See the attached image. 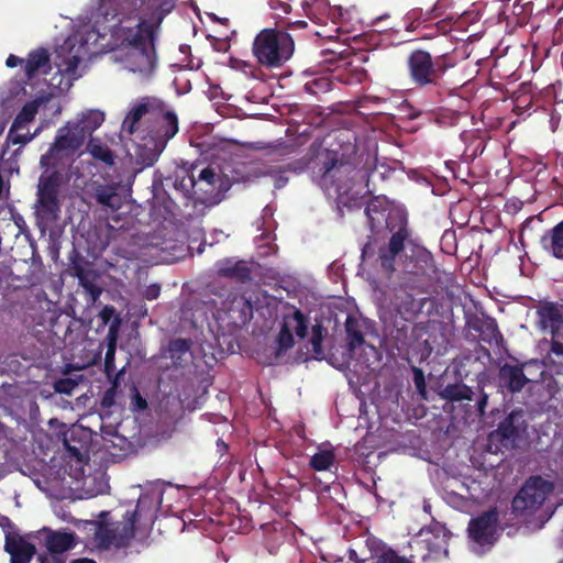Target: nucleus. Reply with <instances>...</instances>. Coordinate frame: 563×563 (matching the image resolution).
Returning <instances> with one entry per match:
<instances>
[{
  "mask_svg": "<svg viewBox=\"0 0 563 563\" xmlns=\"http://www.w3.org/2000/svg\"><path fill=\"white\" fill-rule=\"evenodd\" d=\"M554 483L540 475H532L526 479L511 501V509L516 516H531L537 512L553 493Z\"/></svg>",
  "mask_w": 563,
  "mask_h": 563,
  "instance_id": "8",
  "label": "nucleus"
},
{
  "mask_svg": "<svg viewBox=\"0 0 563 563\" xmlns=\"http://www.w3.org/2000/svg\"><path fill=\"white\" fill-rule=\"evenodd\" d=\"M104 120V115L101 111L90 110L84 113L79 120L71 122V125L77 129L78 132L84 134L86 140L89 135L96 131Z\"/></svg>",
  "mask_w": 563,
  "mask_h": 563,
  "instance_id": "28",
  "label": "nucleus"
},
{
  "mask_svg": "<svg viewBox=\"0 0 563 563\" xmlns=\"http://www.w3.org/2000/svg\"><path fill=\"white\" fill-rule=\"evenodd\" d=\"M329 81L325 78H318L305 84V90L309 93L317 95L320 91H325L329 87Z\"/></svg>",
  "mask_w": 563,
  "mask_h": 563,
  "instance_id": "50",
  "label": "nucleus"
},
{
  "mask_svg": "<svg viewBox=\"0 0 563 563\" xmlns=\"http://www.w3.org/2000/svg\"><path fill=\"white\" fill-rule=\"evenodd\" d=\"M95 279L96 274L93 273L92 276H88L82 280H79V285L84 288L92 302L97 301L102 292L101 288L95 284Z\"/></svg>",
  "mask_w": 563,
  "mask_h": 563,
  "instance_id": "43",
  "label": "nucleus"
},
{
  "mask_svg": "<svg viewBox=\"0 0 563 563\" xmlns=\"http://www.w3.org/2000/svg\"><path fill=\"white\" fill-rule=\"evenodd\" d=\"M540 244L551 256L563 261V220L541 236Z\"/></svg>",
  "mask_w": 563,
  "mask_h": 563,
  "instance_id": "24",
  "label": "nucleus"
},
{
  "mask_svg": "<svg viewBox=\"0 0 563 563\" xmlns=\"http://www.w3.org/2000/svg\"><path fill=\"white\" fill-rule=\"evenodd\" d=\"M539 322L542 329H550L552 336H559L563 328V314L558 305L545 302L537 309Z\"/></svg>",
  "mask_w": 563,
  "mask_h": 563,
  "instance_id": "22",
  "label": "nucleus"
},
{
  "mask_svg": "<svg viewBox=\"0 0 563 563\" xmlns=\"http://www.w3.org/2000/svg\"><path fill=\"white\" fill-rule=\"evenodd\" d=\"M498 523L499 514L496 508H490L471 519L467 528L468 536L481 545L493 544Z\"/></svg>",
  "mask_w": 563,
  "mask_h": 563,
  "instance_id": "14",
  "label": "nucleus"
},
{
  "mask_svg": "<svg viewBox=\"0 0 563 563\" xmlns=\"http://www.w3.org/2000/svg\"><path fill=\"white\" fill-rule=\"evenodd\" d=\"M49 66V55L45 48L32 51L24 62V73L27 79H32L42 68Z\"/></svg>",
  "mask_w": 563,
  "mask_h": 563,
  "instance_id": "29",
  "label": "nucleus"
},
{
  "mask_svg": "<svg viewBox=\"0 0 563 563\" xmlns=\"http://www.w3.org/2000/svg\"><path fill=\"white\" fill-rule=\"evenodd\" d=\"M345 333L350 351H354L365 342L360 320L351 314L345 320Z\"/></svg>",
  "mask_w": 563,
  "mask_h": 563,
  "instance_id": "30",
  "label": "nucleus"
},
{
  "mask_svg": "<svg viewBox=\"0 0 563 563\" xmlns=\"http://www.w3.org/2000/svg\"><path fill=\"white\" fill-rule=\"evenodd\" d=\"M169 2L168 14L175 9L177 0H98L97 15L104 20H112L117 15L137 16L146 7L158 8Z\"/></svg>",
  "mask_w": 563,
  "mask_h": 563,
  "instance_id": "11",
  "label": "nucleus"
},
{
  "mask_svg": "<svg viewBox=\"0 0 563 563\" xmlns=\"http://www.w3.org/2000/svg\"><path fill=\"white\" fill-rule=\"evenodd\" d=\"M77 157L54 142L41 156L40 165L45 170L38 178L35 201V217L40 223L47 225L59 218L63 172L69 168Z\"/></svg>",
  "mask_w": 563,
  "mask_h": 563,
  "instance_id": "3",
  "label": "nucleus"
},
{
  "mask_svg": "<svg viewBox=\"0 0 563 563\" xmlns=\"http://www.w3.org/2000/svg\"><path fill=\"white\" fill-rule=\"evenodd\" d=\"M197 186V180L194 175H189L186 172H183V175H176L174 180V187L181 191L184 196H189L191 191H194Z\"/></svg>",
  "mask_w": 563,
  "mask_h": 563,
  "instance_id": "38",
  "label": "nucleus"
},
{
  "mask_svg": "<svg viewBox=\"0 0 563 563\" xmlns=\"http://www.w3.org/2000/svg\"><path fill=\"white\" fill-rule=\"evenodd\" d=\"M123 374H124V368L117 372V374L113 376L112 379H108L111 383V386L104 391V394L102 396V399H101L102 407L110 408L114 405L117 390L120 385L119 380Z\"/></svg>",
  "mask_w": 563,
  "mask_h": 563,
  "instance_id": "37",
  "label": "nucleus"
},
{
  "mask_svg": "<svg viewBox=\"0 0 563 563\" xmlns=\"http://www.w3.org/2000/svg\"><path fill=\"white\" fill-rule=\"evenodd\" d=\"M4 550L10 554V563H30L36 548L21 536H7Z\"/></svg>",
  "mask_w": 563,
  "mask_h": 563,
  "instance_id": "18",
  "label": "nucleus"
},
{
  "mask_svg": "<svg viewBox=\"0 0 563 563\" xmlns=\"http://www.w3.org/2000/svg\"><path fill=\"white\" fill-rule=\"evenodd\" d=\"M71 563H96V562L90 559H78V560L73 561Z\"/></svg>",
  "mask_w": 563,
  "mask_h": 563,
  "instance_id": "61",
  "label": "nucleus"
},
{
  "mask_svg": "<svg viewBox=\"0 0 563 563\" xmlns=\"http://www.w3.org/2000/svg\"><path fill=\"white\" fill-rule=\"evenodd\" d=\"M69 261L70 274L71 276L77 277L78 282L82 280L88 276H92L93 271L86 268V266H88V263L77 251H73V253L69 256Z\"/></svg>",
  "mask_w": 563,
  "mask_h": 563,
  "instance_id": "32",
  "label": "nucleus"
},
{
  "mask_svg": "<svg viewBox=\"0 0 563 563\" xmlns=\"http://www.w3.org/2000/svg\"><path fill=\"white\" fill-rule=\"evenodd\" d=\"M84 134L78 132L71 125V122H67L64 126L59 128L56 132L54 143L66 148L71 154L79 156L80 150L85 143Z\"/></svg>",
  "mask_w": 563,
  "mask_h": 563,
  "instance_id": "23",
  "label": "nucleus"
},
{
  "mask_svg": "<svg viewBox=\"0 0 563 563\" xmlns=\"http://www.w3.org/2000/svg\"><path fill=\"white\" fill-rule=\"evenodd\" d=\"M290 318L296 322L294 328L296 335L299 339H305L308 332L307 316L300 309H295Z\"/></svg>",
  "mask_w": 563,
  "mask_h": 563,
  "instance_id": "41",
  "label": "nucleus"
},
{
  "mask_svg": "<svg viewBox=\"0 0 563 563\" xmlns=\"http://www.w3.org/2000/svg\"><path fill=\"white\" fill-rule=\"evenodd\" d=\"M559 336H552L551 341V353H553L556 356H563V343L559 341Z\"/></svg>",
  "mask_w": 563,
  "mask_h": 563,
  "instance_id": "57",
  "label": "nucleus"
},
{
  "mask_svg": "<svg viewBox=\"0 0 563 563\" xmlns=\"http://www.w3.org/2000/svg\"><path fill=\"white\" fill-rule=\"evenodd\" d=\"M24 60L13 54H10L5 60V65L9 67V68H13V67H16L18 65L20 64H23Z\"/></svg>",
  "mask_w": 563,
  "mask_h": 563,
  "instance_id": "58",
  "label": "nucleus"
},
{
  "mask_svg": "<svg viewBox=\"0 0 563 563\" xmlns=\"http://www.w3.org/2000/svg\"><path fill=\"white\" fill-rule=\"evenodd\" d=\"M38 100L26 102L22 107L9 129L7 135V141L9 143L13 145H25L40 133V129H37L34 133H31L27 129V124L34 121L35 115L38 112Z\"/></svg>",
  "mask_w": 563,
  "mask_h": 563,
  "instance_id": "13",
  "label": "nucleus"
},
{
  "mask_svg": "<svg viewBox=\"0 0 563 563\" xmlns=\"http://www.w3.org/2000/svg\"><path fill=\"white\" fill-rule=\"evenodd\" d=\"M91 154L96 158H99L100 161L104 162L106 164H112L113 163V153L108 147L95 146L91 150Z\"/></svg>",
  "mask_w": 563,
  "mask_h": 563,
  "instance_id": "53",
  "label": "nucleus"
},
{
  "mask_svg": "<svg viewBox=\"0 0 563 563\" xmlns=\"http://www.w3.org/2000/svg\"><path fill=\"white\" fill-rule=\"evenodd\" d=\"M421 14H422V11L419 9H413L409 12L410 18H412L415 20L419 19Z\"/></svg>",
  "mask_w": 563,
  "mask_h": 563,
  "instance_id": "59",
  "label": "nucleus"
},
{
  "mask_svg": "<svg viewBox=\"0 0 563 563\" xmlns=\"http://www.w3.org/2000/svg\"><path fill=\"white\" fill-rule=\"evenodd\" d=\"M136 511H126L124 521L103 522L98 521L93 540L98 549L109 550L124 549L131 544L135 537Z\"/></svg>",
  "mask_w": 563,
  "mask_h": 563,
  "instance_id": "9",
  "label": "nucleus"
},
{
  "mask_svg": "<svg viewBox=\"0 0 563 563\" xmlns=\"http://www.w3.org/2000/svg\"><path fill=\"white\" fill-rule=\"evenodd\" d=\"M376 174L375 158H372L369 154H367L365 165L362 168H356L340 158L336 151L324 150L317 156L312 178L328 197L333 198L346 194L356 180L366 181L369 191V179L371 177L374 179Z\"/></svg>",
  "mask_w": 563,
  "mask_h": 563,
  "instance_id": "4",
  "label": "nucleus"
},
{
  "mask_svg": "<svg viewBox=\"0 0 563 563\" xmlns=\"http://www.w3.org/2000/svg\"><path fill=\"white\" fill-rule=\"evenodd\" d=\"M267 174L274 179V186L277 189L285 187L288 183V177L285 176L286 172L280 165L269 168Z\"/></svg>",
  "mask_w": 563,
  "mask_h": 563,
  "instance_id": "47",
  "label": "nucleus"
},
{
  "mask_svg": "<svg viewBox=\"0 0 563 563\" xmlns=\"http://www.w3.org/2000/svg\"><path fill=\"white\" fill-rule=\"evenodd\" d=\"M424 299H416L410 292H408L404 288H399L395 290L394 298L391 300V305L396 312V318L412 321L416 316L422 310L424 305Z\"/></svg>",
  "mask_w": 563,
  "mask_h": 563,
  "instance_id": "17",
  "label": "nucleus"
},
{
  "mask_svg": "<svg viewBox=\"0 0 563 563\" xmlns=\"http://www.w3.org/2000/svg\"><path fill=\"white\" fill-rule=\"evenodd\" d=\"M77 382L74 380L73 378L65 377L59 378L55 382L54 389L58 394L70 395L73 390L77 387Z\"/></svg>",
  "mask_w": 563,
  "mask_h": 563,
  "instance_id": "46",
  "label": "nucleus"
},
{
  "mask_svg": "<svg viewBox=\"0 0 563 563\" xmlns=\"http://www.w3.org/2000/svg\"><path fill=\"white\" fill-rule=\"evenodd\" d=\"M137 507H140V504H136V509L134 511H136V515L139 516L137 514Z\"/></svg>",
  "mask_w": 563,
  "mask_h": 563,
  "instance_id": "64",
  "label": "nucleus"
},
{
  "mask_svg": "<svg viewBox=\"0 0 563 563\" xmlns=\"http://www.w3.org/2000/svg\"><path fill=\"white\" fill-rule=\"evenodd\" d=\"M427 327L422 323L412 324V321L395 319L388 331V339L400 356L410 353H419L429 347L427 339Z\"/></svg>",
  "mask_w": 563,
  "mask_h": 563,
  "instance_id": "10",
  "label": "nucleus"
},
{
  "mask_svg": "<svg viewBox=\"0 0 563 563\" xmlns=\"http://www.w3.org/2000/svg\"><path fill=\"white\" fill-rule=\"evenodd\" d=\"M527 429L521 410H512L504 420H501L492 438H499L503 445H515Z\"/></svg>",
  "mask_w": 563,
  "mask_h": 563,
  "instance_id": "15",
  "label": "nucleus"
},
{
  "mask_svg": "<svg viewBox=\"0 0 563 563\" xmlns=\"http://www.w3.org/2000/svg\"><path fill=\"white\" fill-rule=\"evenodd\" d=\"M376 563H413L411 560L399 555L395 550L388 549L377 556Z\"/></svg>",
  "mask_w": 563,
  "mask_h": 563,
  "instance_id": "44",
  "label": "nucleus"
},
{
  "mask_svg": "<svg viewBox=\"0 0 563 563\" xmlns=\"http://www.w3.org/2000/svg\"><path fill=\"white\" fill-rule=\"evenodd\" d=\"M155 103L156 98L154 97H144L134 103L122 122L121 132L126 135L140 134L142 139H145L146 131L144 130L146 125H150Z\"/></svg>",
  "mask_w": 563,
  "mask_h": 563,
  "instance_id": "12",
  "label": "nucleus"
},
{
  "mask_svg": "<svg viewBox=\"0 0 563 563\" xmlns=\"http://www.w3.org/2000/svg\"><path fill=\"white\" fill-rule=\"evenodd\" d=\"M117 349L107 347L104 356V374L108 379H112L115 373L114 356Z\"/></svg>",
  "mask_w": 563,
  "mask_h": 563,
  "instance_id": "48",
  "label": "nucleus"
},
{
  "mask_svg": "<svg viewBox=\"0 0 563 563\" xmlns=\"http://www.w3.org/2000/svg\"><path fill=\"white\" fill-rule=\"evenodd\" d=\"M170 3L158 8L146 7L137 16L117 15L113 38L119 49L115 58L132 73L150 76L156 67V41L164 19L168 15Z\"/></svg>",
  "mask_w": 563,
  "mask_h": 563,
  "instance_id": "1",
  "label": "nucleus"
},
{
  "mask_svg": "<svg viewBox=\"0 0 563 563\" xmlns=\"http://www.w3.org/2000/svg\"><path fill=\"white\" fill-rule=\"evenodd\" d=\"M532 97L525 90L522 86L515 96V111L517 114H523L531 109Z\"/></svg>",
  "mask_w": 563,
  "mask_h": 563,
  "instance_id": "39",
  "label": "nucleus"
},
{
  "mask_svg": "<svg viewBox=\"0 0 563 563\" xmlns=\"http://www.w3.org/2000/svg\"><path fill=\"white\" fill-rule=\"evenodd\" d=\"M295 43L285 31L264 29L254 38L252 52L257 63L267 68L283 66L294 54Z\"/></svg>",
  "mask_w": 563,
  "mask_h": 563,
  "instance_id": "6",
  "label": "nucleus"
},
{
  "mask_svg": "<svg viewBox=\"0 0 563 563\" xmlns=\"http://www.w3.org/2000/svg\"><path fill=\"white\" fill-rule=\"evenodd\" d=\"M455 65L456 59L451 52H444L433 58L424 49H413L407 58L409 78L420 88L440 86L446 71Z\"/></svg>",
  "mask_w": 563,
  "mask_h": 563,
  "instance_id": "5",
  "label": "nucleus"
},
{
  "mask_svg": "<svg viewBox=\"0 0 563 563\" xmlns=\"http://www.w3.org/2000/svg\"><path fill=\"white\" fill-rule=\"evenodd\" d=\"M334 461L335 455L332 450H322L311 456L309 464L312 470L322 472L329 470Z\"/></svg>",
  "mask_w": 563,
  "mask_h": 563,
  "instance_id": "33",
  "label": "nucleus"
},
{
  "mask_svg": "<svg viewBox=\"0 0 563 563\" xmlns=\"http://www.w3.org/2000/svg\"><path fill=\"white\" fill-rule=\"evenodd\" d=\"M299 144L296 140H287L284 142H280L278 145L275 146V151L279 155H289L294 154L298 151Z\"/></svg>",
  "mask_w": 563,
  "mask_h": 563,
  "instance_id": "52",
  "label": "nucleus"
},
{
  "mask_svg": "<svg viewBox=\"0 0 563 563\" xmlns=\"http://www.w3.org/2000/svg\"><path fill=\"white\" fill-rule=\"evenodd\" d=\"M213 20H218L219 22L225 24L228 22V19H218V18H213Z\"/></svg>",
  "mask_w": 563,
  "mask_h": 563,
  "instance_id": "63",
  "label": "nucleus"
},
{
  "mask_svg": "<svg viewBox=\"0 0 563 563\" xmlns=\"http://www.w3.org/2000/svg\"><path fill=\"white\" fill-rule=\"evenodd\" d=\"M161 286L158 284H152L145 288L143 296L147 300H155L158 298Z\"/></svg>",
  "mask_w": 563,
  "mask_h": 563,
  "instance_id": "55",
  "label": "nucleus"
},
{
  "mask_svg": "<svg viewBox=\"0 0 563 563\" xmlns=\"http://www.w3.org/2000/svg\"><path fill=\"white\" fill-rule=\"evenodd\" d=\"M472 328L479 333L481 340L489 345L499 346L504 342V336L494 318L478 319Z\"/></svg>",
  "mask_w": 563,
  "mask_h": 563,
  "instance_id": "26",
  "label": "nucleus"
},
{
  "mask_svg": "<svg viewBox=\"0 0 563 563\" xmlns=\"http://www.w3.org/2000/svg\"><path fill=\"white\" fill-rule=\"evenodd\" d=\"M294 335L287 322H284L277 335L278 352H286L294 346Z\"/></svg>",
  "mask_w": 563,
  "mask_h": 563,
  "instance_id": "40",
  "label": "nucleus"
},
{
  "mask_svg": "<svg viewBox=\"0 0 563 563\" xmlns=\"http://www.w3.org/2000/svg\"><path fill=\"white\" fill-rule=\"evenodd\" d=\"M92 197L102 207L117 211L121 208L122 199L119 194V184H92Z\"/></svg>",
  "mask_w": 563,
  "mask_h": 563,
  "instance_id": "20",
  "label": "nucleus"
},
{
  "mask_svg": "<svg viewBox=\"0 0 563 563\" xmlns=\"http://www.w3.org/2000/svg\"><path fill=\"white\" fill-rule=\"evenodd\" d=\"M120 323H121L120 319L119 318H114V320L110 324L109 331H108V334H107V338H106V340H107V347L117 349L118 332H119Z\"/></svg>",
  "mask_w": 563,
  "mask_h": 563,
  "instance_id": "51",
  "label": "nucleus"
},
{
  "mask_svg": "<svg viewBox=\"0 0 563 563\" xmlns=\"http://www.w3.org/2000/svg\"><path fill=\"white\" fill-rule=\"evenodd\" d=\"M309 163L310 159L308 157H301L299 159L288 162L280 166L286 173L301 174L308 168Z\"/></svg>",
  "mask_w": 563,
  "mask_h": 563,
  "instance_id": "45",
  "label": "nucleus"
},
{
  "mask_svg": "<svg viewBox=\"0 0 563 563\" xmlns=\"http://www.w3.org/2000/svg\"><path fill=\"white\" fill-rule=\"evenodd\" d=\"M475 394L476 391L472 387L463 383H455L448 384L443 388L441 396L449 401H462L472 400Z\"/></svg>",
  "mask_w": 563,
  "mask_h": 563,
  "instance_id": "31",
  "label": "nucleus"
},
{
  "mask_svg": "<svg viewBox=\"0 0 563 563\" xmlns=\"http://www.w3.org/2000/svg\"><path fill=\"white\" fill-rule=\"evenodd\" d=\"M218 275L234 279L239 283H247L252 279L251 268L244 261L224 260L218 264Z\"/></svg>",
  "mask_w": 563,
  "mask_h": 563,
  "instance_id": "25",
  "label": "nucleus"
},
{
  "mask_svg": "<svg viewBox=\"0 0 563 563\" xmlns=\"http://www.w3.org/2000/svg\"><path fill=\"white\" fill-rule=\"evenodd\" d=\"M133 391H134V394L132 397V405L134 406V408L139 411L146 409L147 408L146 399L141 396V394L139 393L136 387H134Z\"/></svg>",
  "mask_w": 563,
  "mask_h": 563,
  "instance_id": "54",
  "label": "nucleus"
},
{
  "mask_svg": "<svg viewBox=\"0 0 563 563\" xmlns=\"http://www.w3.org/2000/svg\"><path fill=\"white\" fill-rule=\"evenodd\" d=\"M437 10H438V5H434V7L432 8V10H431V11H428V12H427V16H426L423 20H424V21L430 20V19H431V16H430V15H431V13H432V12H434V11H437Z\"/></svg>",
  "mask_w": 563,
  "mask_h": 563,
  "instance_id": "62",
  "label": "nucleus"
},
{
  "mask_svg": "<svg viewBox=\"0 0 563 563\" xmlns=\"http://www.w3.org/2000/svg\"><path fill=\"white\" fill-rule=\"evenodd\" d=\"M325 334L327 329L322 325V323L319 322L312 325L310 343L316 357L323 356L322 342Z\"/></svg>",
  "mask_w": 563,
  "mask_h": 563,
  "instance_id": "35",
  "label": "nucleus"
},
{
  "mask_svg": "<svg viewBox=\"0 0 563 563\" xmlns=\"http://www.w3.org/2000/svg\"><path fill=\"white\" fill-rule=\"evenodd\" d=\"M386 227L391 232L388 242L377 250L376 240L366 243L362 249V258L373 257L377 267L390 277L395 272L419 275L431 261V254L424 249L415 246L410 254L406 251V243L410 241L411 232L408 228L407 217L398 211L389 212Z\"/></svg>",
  "mask_w": 563,
  "mask_h": 563,
  "instance_id": "2",
  "label": "nucleus"
},
{
  "mask_svg": "<svg viewBox=\"0 0 563 563\" xmlns=\"http://www.w3.org/2000/svg\"><path fill=\"white\" fill-rule=\"evenodd\" d=\"M114 314H115V308L113 306H104L101 309L99 317L102 320V322L104 324H107L114 318Z\"/></svg>",
  "mask_w": 563,
  "mask_h": 563,
  "instance_id": "56",
  "label": "nucleus"
},
{
  "mask_svg": "<svg viewBox=\"0 0 563 563\" xmlns=\"http://www.w3.org/2000/svg\"><path fill=\"white\" fill-rule=\"evenodd\" d=\"M197 186L205 184L206 187H200L199 190L209 192L218 184L222 183L221 178L210 167L203 168L198 176Z\"/></svg>",
  "mask_w": 563,
  "mask_h": 563,
  "instance_id": "36",
  "label": "nucleus"
},
{
  "mask_svg": "<svg viewBox=\"0 0 563 563\" xmlns=\"http://www.w3.org/2000/svg\"><path fill=\"white\" fill-rule=\"evenodd\" d=\"M486 380H487V374H486L485 369L483 368L482 371H479L476 374V382H477L476 391L478 393V397L476 399L475 407H476V410L479 416L485 415L487 402H488V395L484 391V386H485Z\"/></svg>",
  "mask_w": 563,
  "mask_h": 563,
  "instance_id": "34",
  "label": "nucleus"
},
{
  "mask_svg": "<svg viewBox=\"0 0 563 563\" xmlns=\"http://www.w3.org/2000/svg\"><path fill=\"white\" fill-rule=\"evenodd\" d=\"M525 365L504 364L499 369L500 386L507 388L511 394L521 391L529 383V378L523 372Z\"/></svg>",
  "mask_w": 563,
  "mask_h": 563,
  "instance_id": "19",
  "label": "nucleus"
},
{
  "mask_svg": "<svg viewBox=\"0 0 563 563\" xmlns=\"http://www.w3.org/2000/svg\"><path fill=\"white\" fill-rule=\"evenodd\" d=\"M155 111L151 114L150 125H146V136H150L158 152L151 151L146 156L140 155L137 163H141L143 167L153 166L157 159L159 153L166 146L167 142L172 140L179 131V122L176 112L169 109L162 100L156 98L154 104Z\"/></svg>",
  "mask_w": 563,
  "mask_h": 563,
  "instance_id": "7",
  "label": "nucleus"
},
{
  "mask_svg": "<svg viewBox=\"0 0 563 563\" xmlns=\"http://www.w3.org/2000/svg\"><path fill=\"white\" fill-rule=\"evenodd\" d=\"M191 340L177 338L169 341L167 346V357L172 360L173 366L183 367L188 362L190 354Z\"/></svg>",
  "mask_w": 563,
  "mask_h": 563,
  "instance_id": "27",
  "label": "nucleus"
},
{
  "mask_svg": "<svg viewBox=\"0 0 563 563\" xmlns=\"http://www.w3.org/2000/svg\"><path fill=\"white\" fill-rule=\"evenodd\" d=\"M75 539L73 533L52 532L46 538L48 553L38 555L40 563H65L62 559L64 552L73 549Z\"/></svg>",
  "mask_w": 563,
  "mask_h": 563,
  "instance_id": "16",
  "label": "nucleus"
},
{
  "mask_svg": "<svg viewBox=\"0 0 563 563\" xmlns=\"http://www.w3.org/2000/svg\"><path fill=\"white\" fill-rule=\"evenodd\" d=\"M412 374H413V384L419 391V394L422 396V398H426L427 396V385H426V378L424 373L419 367H412Z\"/></svg>",
  "mask_w": 563,
  "mask_h": 563,
  "instance_id": "49",
  "label": "nucleus"
},
{
  "mask_svg": "<svg viewBox=\"0 0 563 563\" xmlns=\"http://www.w3.org/2000/svg\"><path fill=\"white\" fill-rule=\"evenodd\" d=\"M74 439V431L70 434H65L64 445L71 457H75L77 461L81 462L85 459L86 450L82 444L77 445L76 443H71Z\"/></svg>",
  "mask_w": 563,
  "mask_h": 563,
  "instance_id": "42",
  "label": "nucleus"
},
{
  "mask_svg": "<svg viewBox=\"0 0 563 563\" xmlns=\"http://www.w3.org/2000/svg\"><path fill=\"white\" fill-rule=\"evenodd\" d=\"M230 300L224 308L228 316L235 324L244 325L253 318V306L250 299L243 295L229 296Z\"/></svg>",
  "mask_w": 563,
  "mask_h": 563,
  "instance_id": "21",
  "label": "nucleus"
},
{
  "mask_svg": "<svg viewBox=\"0 0 563 563\" xmlns=\"http://www.w3.org/2000/svg\"><path fill=\"white\" fill-rule=\"evenodd\" d=\"M292 24L298 26V27H301V29H303V27H306L308 25L307 22L302 21V20H298V21L294 22Z\"/></svg>",
  "mask_w": 563,
  "mask_h": 563,
  "instance_id": "60",
  "label": "nucleus"
}]
</instances>
